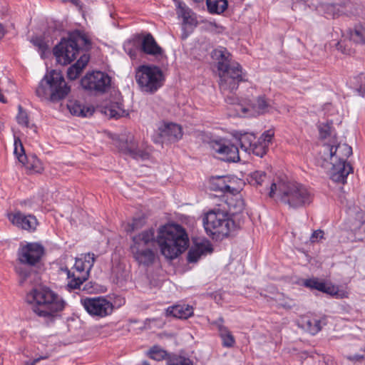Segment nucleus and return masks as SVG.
Instances as JSON below:
<instances>
[{
  "mask_svg": "<svg viewBox=\"0 0 365 365\" xmlns=\"http://www.w3.org/2000/svg\"><path fill=\"white\" fill-rule=\"evenodd\" d=\"M324 231L322 230H317L313 232L309 240L312 243L318 242L321 239L324 237Z\"/></svg>",
  "mask_w": 365,
  "mask_h": 365,
  "instance_id": "49530a36",
  "label": "nucleus"
},
{
  "mask_svg": "<svg viewBox=\"0 0 365 365\" xmlns=\"http://www.w3.org/2000/svg\"><path fill=\"white\" fill-rule=\"evenodd\" d=\"M336 47H337V48H338V49H340V48H341V46L340 42H338V43H336Z\"/></svg>",
  "mask_w": 365,
  "mask_h": 365,
  "instance_id": "052dcab7",
  "label": "nucleus"
},
{
  "mask_svg": "<svg viewBox=\"0 0 365 365\" xmlns=\"http://www.w3.org/2000/svg\"><path fill=\"white\" fill-rule=\"evenodd\" d=\"M9 218L13 225L26 230H35L38 225L35 216L32 215H24L21 212L10 214Z\"/></svg>",
  "mask_w": 365,
  "mask_h": 365,
  "instance_id": "dca6fc26",
  "label": "nucleus"
},
{
  "mask_svg": "<svg viewBox=\"0 0 365 365\" xmlns=\"http://www.w3.org/2000/svg\"><path fill=\"white\" fill-rule=\"evenodd\" d=\"M62 270H63V272H65L66 273V274H68V271H70V270L68 269V268H67V267H65V268L62 269Z\"/></svg>",
  "mask_w": 365,
  "mask_h": 365,
  "instance_id": "13d9d810",
  "label": "nucleus"
},
{
  "mask_svg": "<svg viewBox=\"0 0 365 365\" xmlns=\"http://www.w3.org/2000/svg\"><path fill=\"white\" fill-rule=\"evenodd\" d=\"M331 164L330 178L336 182L346 183L348 175L353 172V167L344 161L331 162Z\"/></svg>",
  "mask_w": 365,
  "mask_h": 365,
  "instance_id": "2eb2a0df",
  "label": "nucleus"
},
{
  "mask_svg": "<svg viewBox=\"0 0 365 365\" xmlns=\"http://www.w3.org/2000/svg\"><path fill=\"white\" fill-rule=\"evenodd\" d=\"M300 327L312 335L317 334L322 329L320 320L308 317H302Z\"/></svg>",
  "mask_w": 365,
  "mask_h": 365,
  "instance_id": "cd10ccee",
  "label": "nucleus"
},
{
  "mask_svg": "<svg viewBox=\"0 0 365 365\" xmlns=\"http://www.w3.org/2000/svg\"><path fill=\"white\" fill-rule=\"evenodd\" d=\"M350 39L356 43L365 44V24L355 25L350 31Z\"/></svg>",
  "mask_w": 365,
  "mask_h": 365,
  "instance_id": "72a5a7b5",
  "label": "nucleus"
},
{
  "mask_svg": "<svg viewBox=\"0 0 365 365\" xmlns=\"http://www.w3.org/2000/svg\"><path fill=\"white\" fill-rule=\"evenodd\" d=\"M67 277L71 279V280L68 283V287L69 289H76L77 288L73 287V280L76 279L77 278H81V275H76L74 272H71V271H68Z\"/></svg>",
  "mask_w": 365,
  "mask_h": 365,
  "instance_id": "de8ad7c7",
  "label": "nucleus"
},
{
  "mask_svg": "<svg viewBox=\"0 0 365 365\" xmlns=\"http://www.w3.org/2000/svg\"><path fill=\"white\" fill-rule=\"evenodd\" d=\"M26 299L32 304L31 309L34 313L51 321L65 306L64 301L58 294L45 287L34 288Z\"/></svg>",
  "mask_w": 365,
  "mask_h": 365,
  "instance_id": "39448f33",
  "label": "nucleus"
},
{
  "mask_svg": "<svg viewBox=\"0 0 365 365\" xmlns=\"http://www.w3.org/2000/svg\"><path fill=\"white\" fill-rule=\"evenodd\" d=\"M140 49L143 53L155 57L163 54V48L157 43L153 35L150 33L142 38Z\"/></svg>",
  "mask_w": 365,
  "mask_h": 365,
  "instance_id": "6ab92c4d",
  "label": "nucleus"
},
{
  "mask_svg": "<svg viewBox=\"0 0 365 365\" xmlns=\"http://www.w3.org/2000/svg\"><path fill=\"white\" fill-rule=\"evenodd\" d=\"M167 316L186 319L193 314L192 307L187 304H178L170 307L166 310Z\"/></svg>",
  "mask_w": 365,
  "mask_h": 365,
  "instance_id": "4be33fe9",
  "label": "nucleus"
},
{
  "mask_svg": "<svg viewBox=\"0 0 365 365\" xmlns=\"http://www.w3.org/2000/svg\"><path fill=\"white\" fill-rule=\"evenodd\" d=\"M72 4L74 5H78L79 4V0H70Z\"/></svg>",
  "mask_w": 365,
  "mask_h": 365,
  "instance_id": "4d7b16f0",
  "label": "nucleus"
},
{
  "mask_svg": "<svg viewBox=\"0 0 365 365\" xmlns=\"http://www.w3.org/2000/svg\"><path fill=\"white\" fill-rule=\"evenodd\" d=\"M281 306L286 309H291L293 307V304L286 302L284 304H281Z\"/></svg>",
  "mask_w": 365,
  "mask_h": 365,
  "instance_id": "5fc2aeb1",
  "label": "nucleus"
},
{
  "mask_svg": "<svg viewBox=\"0 0 365 365\" xmlns=\"http://www.w3.org/2000/svg\"><path fill=\"white\" fill-rule=\"evenodd\" d=\"M230 56L227 48L224 47L214 49L212 51L211 57L213 60L217 61V68L219 73L232 68V65L230 64Z\"/></svg>",
  "mask_w": 365,
  "mask_h": 365,
  "instance_id": "f3484780",
  "label": "nucleus"
},
{
  "mask_svg": "<svg viewBox=\"0 0 365 365\" xmlns=\"http://www.w3.org/2000/svg\"><path fill=\"white\" fill-rule=\"evenodd\" d=\"M209 145L212 150L220 155V159L223 161L236 163L240 160L238 147L229 140H212Z\"/></svg>",
  "mask_w": 365,
  "mask_h": 365,
  "instance_id": "9d476101",
  "label": "nucleus"
},
{
  "mask_svg": "<svg viewBox=\"0 0 365 365\" xmlns=\"http://www.w3.org/2000/svg\"><path fill=\"white\" fill-rule=\"evenodd\" d=\"M225 101L229 104H235L237 103V99L233 96H227Z\"/></svg>",
  "mask_w": 365,
  "mask_h": 365,
  "instance_id": "3c124183",
  "label": "nucleus"
},
{
  "mask_svg": "<svg viewBox=\"0 0 365 365\" xmlns=\"http://www.w3.org/2000/svg\"><path fill=\"white\" fill-rule=\"evenodd\" d=\"M14 154L18 158L19 161L22 164H25L27 157L25 154L24 148L19 138H14Z\"/></svg>",
  "mask_w": 365,
  "mask_h": 365,
  "instance_id": "e433bc0d",
  "label": "nucleus"
},
{
  "mask_svg": "<svg viewBox=\"0 0 365 365\" xmlns=\"http://www.w3.org/2000/svg\"><path fill=\"white\" fill-rule=\"evenodd\" d=\"M146 223L144 215L134 217L131 223H128L125 227L127 232H132L141 229Z\"/></svg>",
  "mask_w": 365,
  "mask_h": 365,
  "instance_id": "c9c22d12",
  "label": "nucleus"
},
{
  "mask_svg": "<svg viewBox=\"0 0 365 365\" xmlns=\"http://www.w3.org/2000/svg\"><path fill=\"white\" fill-rule=\"evenodd\" d=\"M83 262H85V264H87L88 270L86 272H83L82 275H81V278H77L76 279H73V287L74 288H81V286L83 283L86 281L89 277L90 271L92 269L94 262H95V255L93 253H88L85 255Z\"/></svg>",
  "mask_w": 365,
  "mask_h": 365,
  "instance_id": "bb28decb",
  "label": "nucleus"
},
{
  "mask_svg": "<svg viewBox=\"0 0 365 365\" xmlns=\"http://www.w3.org/2000/svg\"><path fill=\"white\" fill-rule=\"evenodd\" d=\"M31 43L38 48L41 58L44 59L46 58V53H49V46L42 36H33Z\"/></svg>",
  "mask_w": 365,
  "mask_h": 365,
  "instance_id": "473e14b6",
  "label": "nucleus"
},
{
  "mask_svg": "<svg viewBox=\"0 0 365 365\" xmlns=\"http://www.w3.org/2000/svg\"><path fill=\"white\" fill-rule=\"evenodd\" d=\"M167 365H194L189 358L180 355L172 354L167 359Z\"/></svg>",
  "mask_w": 365,
  "mask_h": 365,
  "instance_id": "4c0bfd02",
  "label": "nucleus"
},
{
  "mask_svg": "<svg viewBox=\"0 0 365 365\" xmlns=\"http://www.w3.org/2000/svg\"><path fill=\"white\" fill-rule=\"evenodd\" d=\"M92 48L91 40L83 31L78 29L70 31L67 38H62L53 48V53L58 63L70 64L82 53L79 59L71 65L67 71V77L70 80L78 78L82 70L90 60L88 52Z\"/></svg>",
  "mask_w": 365,
  "mask_h": 365,
  "instance_id": "f03ea898",
  "label": "nucleus"
},
{
  "mask_svg": "<svg viewBox=\"0 0 365 365\" xmlns=\"http://www.w3.org/2000/svg\"><path fill=\"white\" fill-rule=\"evenodd\" d=\"M44 254L45 249L41 243L27 242L21 246L17 252L18 263L15 266L20 285L37 274L41 267V259Z\"/></svg>",
  "mask_w": 365,
  "mask_h": 365,
  "instance_id": "20e7f679",
  "label": "nucleus"
},
{
  "mask_svg": "<svg viewBox=\"0 0 365 365\" xmlns=\"http://www.w3.org/2000/svg\"><path fill=\"white\" fill-rule=\"evenodd\" d=\"M237 139L240 144L241 148L245 152L250 153V148L255 143V135L250 133H240L239 136L237 137Z\"/></svg>",
  "mask_w": 365,
  "mask_h": 365,
  "instance_id": "2f4dec72",
  "label": "nucleus"
},
{
  "mask_svg": "<svg viewBox=\"0 0 365 365\" xmlns=\"http://www.w3.org/2000/svg\"><path fill=\"white\" fill-rule=\"evenodd\" d=\"M331 123L322 124L319 126V135L321 138L325 139L331 135Z\"/></svg>",
  "mask_w": 365,
  "mask_h": 365,
  "instance_id": "79ce46f5",
  "label": "nucleus"
},
{
  "mask_svg": "<svg viewBox=\"0 0 365 365\" xmlns=\"http://www.w3.org/2000/svg\"><path fill=\"white\" fill-rule=\"evenodd\" d=\"M74 268L79 272L78 275H82L83 272L88 270L87 264L83 262L82 259H76L74 264Z\"/></svg>",
  "mask_w": 365,
  "mask_h": 365,
  "instance_id": "37998d69",
  "label": "nucleus"
},
{
  "mask_svg": "<svg viewBox=\"0 0 365 365\" xmlns=\"http://www.w3.org/2000/svg\"><path fill=\"white\" fill-rule=\"evenodd\" d=\"M81 302L91 316L102 318L110 314L113 311V304L102 297H86L81 299Z\"/></svg>",
  "mask_w": 365,
  "mask_h": 365,
  "instance_id": "f8f14e48",
  "label": "nucleus"
},
{
  "mask_svg": "<svg viewBox=\"0 0 365 365\" xmlns=\"http://www.w3.org/2000/svg\"><path fill=\"white\" fill-rule=\"evenodd\" d=\"M104 113L110 118L115 119L128 115L123 103L120 102L111 103L109 106L105 107Z\"/></svg>",
  "mask_w": 365,
  "mask_h": 365,
  "instance_id": "c756f323",
  "label": "nucleus"
},
{
  "mask_svg": "<svg viewBox=\"0 0 365 365\" xmlns=\"http://www.w3.org/2000/svg\"><path fill=\"white\" fill-rule=\"evenodd\" d=\"M326 148L329 152V158L331 160L335 157L336 162H346V159L352 155V148L346 143H339L335 146L327 145Z\"/></svg>",
  "mask_w": 365,
  "mask_h": 365,
  "instance_id": "412c9836",
  "label": "nucleus"
},
{
  "mask_svg": "<svg viewBox=\"0 0 365 365\" xmlns=\"http://www.w3.org/2000/svg\"><path fill=\"white\" fill-rule=\"evenodd\" d=\"M19 113L16 116L17 122L19 124L29 127V117L28 114L24 110L21 105L18 106Z\"/></svg>",
  "mask_w": 365,
  "mask_h": 365,
  "instance_id": "a19ab883",
  "label": "nucleus"
},
{
  "mask_svg": "<svg viewBox=\"0 0 365 365\" xmlns=\"http://www.w3.org/2000/svg\"><path fill=\"white\" fill-rule=\"evenodd\" d=\"M273 136L274 132L271 130H269L264 132L257 141H261V143H268L269 144L271 142Z\"/></svg>",
  "mask_w": 365,
  "mask_h": 365,
  "instance_id": "a18cd8bd",
  "label": "nucleus"
},
{
  "mask_svg": "<svg viewBox=\"0 0 365 365\" xmlns=\"http://www.w3.org/2000/svg\"><path fill=\"white\" fill-rule=\"evenodd\" d=\"M128 53L132 59H135L137 57V53L135 49H130Z\"/></svg>",
  "mask_w": 365,
  "mask_h": 365,
  "instance_id": "864d4df0",
  "label": "nucleus"
},
{
  "mask_svg": "<svg viewBox=\"0 0 365 365\" xmlns=\"http://www.w3.org/2000/svg\"><path fill=\"white\" fill-rule=\"evenodd\" d=\"M135 80L143 91L154 93L163 86L164 76L158 66L141 65L136 68Z\"/></svg>",
  "mask_w": 365,
  "mask_h": 365,
  "instance_id": "6e6552de",
  "label": "nucleus"
},
{
  "mask_svg": "<svg viewBox=\"0 0 365 365\" xmlns=\"http://www.w3.org/2000/svg\"><path fill=\"white\" fill-rule=\"evenodd\" d=\"M358 83H359V88H357V91L359 93L364 96H365V73H361L358 76Z\"/></svg>",
  "mask_w": 365,
  "mask_h": 365,
  "instance_id": "c03bdc74",
  "label": "nucleus"
},
{
  "mask_svg": "<svg viewBox=\"0 0 365 365\" xmlns=\"http://www.w3.org/2000/svg\"><path fill=\"white\" fill-rule=\"evenodd\" d=\"M147 355L152 359H154L155 361H161L163 359H168L169 356H171V354H169L167 353L166 351L161 349L158 346H153L150 349V350L148 351Z\"/></svg>",
  "mask_w": 365,
  "mask_h": 365,
  "instance_id": "f704fd0d",
  "label": "nucleus"
},
{
  "mask_svg": "<svg viewBox=\"0 0 365 365\" xmlns=\"http://www.w3.org/2000/svg\"><path fill=\"white\" fill-rule=\"evenodd\" d=\"M224 320L222 317L216 322L217 324L219 335L222 341V344L224 347L231 348L235 344V339L231 331L225 326H223Z\"/></svg>",
  "mask_w": 365,
  "mask_h": 365,
  "instance_id": "393cba45",
  "label": "nucleus"
},
{
  "mask_svg": "<svg viewBox=\"0 0 365 365\" xmlns=\"http://www.w3.org/2000/svg\"><path fill=\"white\" fill-rule=\"evenodd\" d=\"M130 251L135 260L145 267L153 265L157 255L156 243L165 258L173 259L185 252L189 246L185 230L179 225L167 224L160 226L156 239L153 228L132 237Z\"/></svg>",
  "mask_w": 365,
  "mask_h": 365,
  "instance_id": "f257e3e1",
  "label": "nucleus"
},
{
  "mask_svg": "<svg viewBox=\"0 0 365 365\" xmlns=\"http://www.w3.org/2000/svg\"><path fill=\"white\" fill-rule=\"evenodd\" d=\"M110 77L104 72L96 71L88 72L81 79V86L91 93L103 94L110 86Z\"/></svg>",
  "mask_w": 365,
  "mask_h": 365,
  "instance_id": "1a4fd4ad",
  "label": "nucleus"
},
{
  "mask_svg": "<svg viewBox=\"0 0 365 365\" xmlns=\"http://www.w3.org/2000/svg\"><path fill=\"white\" fill-rule=\"evenodd\" d=\"M234 207L235 211L231 214L217 208L209 211L204 217L203 226L207 235L212 240L221 241L232 232L240 228L241 223L237 213L244 210V200L242 198L237 199Z\"/></svg>",
  "mask_w": 365,
  "mask_h": 365,
  "instance_id": "7ed1b4c3",
  "label": "nucleus"
},
{
  "mask_svg": "<svg viewBox=\"0 0 365 365\" xmlns=\"http://www.w3.org/2000/svg\"><path fill=\"white\" fill-rule=\"evenodd\" d=\"M71 91L61 71L47 72L36 89V96L41 100L58 103L64 99Z\"/></svg>",
  "mask_w": 365,
  "mask_h": 365,
  "instance_id": "0eeeda50",
  "label": "nucleus"
},
{
  "mask_svg": "<svg viewBox=\"0 0 365 365\" xmlns=\"http://www.w3.org/2000/svg\"><path fill=\"white\" fill-rule=\"evenodd\" d=\"M219 76L220 88L224 94L226 92L233 93L238 88L239 83L245 81L239 63L233 64L232 68L219 73Z\"/></svg>",
  "mask_w": 365,
  "mask_h": 365,
  "instance_id": "9b49d317",
  "label": "nucleus"
},
{
  "mask_svg": "<svg viewBox=\"0 0 365 365\" xmlns=\"http://www.w3.org/2000/svg\"><path fill=\"white\" fill-rule=\"evenodd\" d=\"M48 356H41L34 359L32 361H26L24 365H36L37 362H38L41 359H47Z\"/></svg>",
  "mask_w": 365,
  "mask_h": 365,
  "instance_id": "8fccbe9b",
  "label": "nucleus"
},
{
  "mask_svg": "<svg viewBox=\"0 0 365 365\" xmlns=\"http://www.w3.org/2000/svg\"><path fill=\"white\" fill-rule=\"evenodd\" d=\"M349 361L352 362L361 361L365 359V356L361 354L349 355L346 357Z\"/></svg>",
  "mask_w": 365,
  "mask_h": 365,
  "instance_id": "09e8293b",
  "label": "nucleus"
},
{
  "mask_svg": "<svg viewBox=\"0 0 365 365\" xmlns=\"http://www.w3.org/2000/svg\"><path fill=\"white\" fill-rule=\"evenodd\" d=\"M177 4V13L179 16H181L184 21H187L190 16V10L186 6V5L181 1L174 0Z\"/></svg>",
  "mask_w": 365,
  "mask_h": 365,
  "instance_id": "ea45409f",
  "label": "nucleus"
},
{
  "mask_svg": "<svg viewBox=\"0 0 365 365\" xmlns=\"http://www.w3.org/2000/svg\"><path fill=\"white\" fill-rule=\"evenodd\" d=\"M115 144L120 152L134 159L147 160L149 158V153L138 149L137 143L132 138L122 135L117 139Z\"/></svg>",
  "mask_w": 365,
  "mask_h": 365,
  "instance_id": "ddd939ff",
  "label": "nucleus"
},
{
  "mask_svg": "<svg viewBox=\"0 0 365 365\" xmlns=\"http://www.w3.org/2000/svg\"><path fill=\"white\" fill-rule=\"evenodd\" d=\"M247 180L249 183L257 188L262 186L264 184L268 186L269 183V178L264 171L257 170L248 175Z\"/></svg>",
  "mask_w": 365,
  "mask_h": 365,
  "instance_id": "c85d7f7f",
  "label": "nucleus"
},
{
  "mask_svg": "<svg viewBox=\"0 0 365 365\" xmlns=\"http://www.w3.org/2000/svg\"><path fill=\"white\" fill-rule=\"evenodd\" d=\"M67 107L72 115L81 117L91 116L95 110L93 106H86L78 101H70Z\"/></svg>",
  "mask_w": 365,
  "mask_h": 365,
  "instance_id": "5701e85b",
  "label": "nucleus"
},
{
  "mask_svg": "<svg viewBox=\"0 0 365 365\" xmlns=\"http://www.w3.org/2000/svg\"><path fill=\"white\" fill-rule=\"evenodd\" d=\"M268 150V143H261V141H257L250 148V153L252 152L254 155L262 158Z\"/></svg>",
  "mask_w": 365,
  "mask_h": 365,
  "instance_id": "58836bf2",
  "label": "nucleus"
},
{
  "mask_svg": "<svg viewBox=\"0 0 365 365\" xmlns=\"http://www.w3.org/2000/svg\"><path fill=\"white\" fill-rule=\"evenodd\" d=\"M4 36V26L0 24V38H1Z\"/></svg>",
  "mask_w": 365,
  "mask_h": 365,
  "instance_id": "6e6d98bb",
  "label": "nucleus"
},
{
  "mask_svg": "<svg viewBox=\"0 0 365 365\" xmlns=\"http://www.w3.org/2000/svg\"><path fill=\"white\" fill-rule=\"evenodd\" d=\"M142 365H150L149 362L147 361H143Z\"/></svg>",
  "mask_w": 365,
  "mask_h": 365,
  "instance_id": "bf43d9fd",
  "label": "nucleus"
},
{
  "mask_svg": "<svg viewBox=\"0 0 365 365\" xmlns=\"http://www.w3.org/2000/svg\"><path fill=\"white\" fill-rule=\"evenodd\" d=\"M211 190L216 192H232L233 188L227 185V178L225 176H217L211 180Z\"/></svg>",
  "mask_w": 365,
  "mask_h": 365,
  "instance_id": "7c9ffc66",
  "label": "nucleus"
},
{
  "mask_svg": "<svg viewBox=\"0 0 365 365\" xmlns=\"http://www.w3.org/2000/svg\"><path fill=\"white\" fill-rule=\"evenodd\" d=\"M351 4L349 1H342L339 3L329 4L326 6V13L333 18L341 15H347L348 9L351 8Z\"/></svg>",
  "mask_w": 365,
  "mask_h": 365,
  "instance_id": "b1692460",
  "label": "nucleus"
},
{
  "mask_svg": "<svg viewBox=\"0 0 365 365\" xmlns=\"http://www.w3.org/2000/svg\"><path fill=\"white\" fill-rule=\"evenodd\" d=\"M155 143H172L179 140L182 136V128L176 123H166L159 128Z\"/></svg>",
  "mask_w": 365,
  "mask_h": 365,
  "instance_id": "4468645a",
  "label": "nucleus"
},
{
  "mask_svg": "<svg viewBox=\"0 0 365 365\" xmlns=\"http://www.w3.org/2000/svg\"><path fill=\"white\" fill-rule=\"evenodd\" d=\"M212 252L213 248L208 241L197 243L188 251L187 260L189 263H195L202 255H206L207 254H210Z\"/></svg>",
  "mask_w": 365,
  "mask_h": 365,
  "instance_id": "aec40b11",
  "label": "nucleus"
},
{
  "mask_svg": "<svg viewBox=\"0 0 365 365\" xmlns=\"http://www.w3.org/2000/svg\"><path fill=\"white\" fill-rule=\"evenodd\" d=\"M250 106L258 114H264L271 108L270 100L261 95L250 101Z\"/></svg>",
  "mask_w": 365,
  "mask_h": 365,
  "instance_id": "a878e982",
  "label": "nucleus"
},
{
  "mask_svg": "<svg viewBox=\"0 0 365 365\" xmlns=\"http://www.w3.org/2000/svg\"><path fill=\"white\" fill-rule=\"evenodd\" d=\"M277 192L281 202L294 209L306 207L313 200L311 192L304 185L297 182H272L269 187V197L273 198Z\"/></svg>",
  "mask_w": 365,
  "mask_h": 365,
  "instance_id": "423d86ee",
  "label": "nucleus"
},
{
  "mask_svg": "<svg viewBox=\"0 0 365 365\" xmlns=\"http://www.w3.org/2000/svg\"><path fill=\"white\" fill-rule=\"evenodd\" d=\"M303 285L311 289H317L323 293L328 294L331 296L338 295V288L330 284H327L324 281H320L319 279L313 277L304 279Z\"/></svg>",
  "mask_w": 365,
  "mask_h": 365,
  "instance_id": "a211bd4d",
  "label": "nucleus"
},
{
  "mask_svg": "<svg viewBox=\"0 0 365 365\" xmlns=\"http://www.w3.org/2000/svg\"><path fill=\"white\" fill-rule=\"evenodd\" d=\"M34 158V162H33V164L31 165V168L33 169V170H36V171H39V169L38 168V165L37 164L39 163V160L37 159L36 157H33Z\"/></svg>",
  "mask_w": 365,
  "mask_h": 365,
  "instance_id": "603ef678",
  "label": "nucleus"
}]
</instances>
